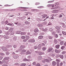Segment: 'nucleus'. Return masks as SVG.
Masks as SVG:
<instances>
[{
  "mask_svg": "<svg viewBox=\"0 0 66 66\" xmlns=\"http://www.w3.org/2000/svg\"><path fill=\"white\" fill-rule=\"evenodd\" d=\"M42 18H44V21H45L47 18H49V16H47V15H45L44 16L42 17Z\"/></svg>",
  "mask_w": 66,
  "mask_h": 66,
  "instance_id": "1",
  "label": "nucleus"
},
{
  "mask_svg": "<svg viewBox=\"0 0 66 66\" xmlns=\"http://www.w3.org/2000/svg\"><path fill=\"white\" fill-rule=\"evenodd\" d=\"M55 29H57L58 31H59L58 32L60 33V30H61V28H60V27H59V26H56L55 27Z\"/></svg>",
  "mask_w": 66,
  "mask_h": 66,
  "instance_id": "2",
  "label": "nucleus"
},
{
  "mask_svg": "<svg viewBox=\"0 0 66 66\" xmlns=\"http://www.w3.org/2000/svg\"><path fill=\"white\" fill-rule=\"evenodd\" d=\"M26 37L27 38L23 40V42H26L27 40H28L29 39V38H30V37H29V36H28L27 35L26 36Z\"/></svg>",
  "mask_w": 66,
  "mask_h": 66,
  "instance_id": "3",
  "label": "nucleus"
},
{
  "mask_svg": "<svg viewBox=\"0 0 66 66\" xmlns=\"http://www.w3.org/2000/svg\"><path fill=\"white\" fill-rule=\"evenodd\" d=\"M52 50H53L52 47H50L47 50V51L48 52H51V51Z\"/></svg>",
  "mask_w": 66,
  "mask_h": 66,
  "instance_id": "4",
  "label": "nucleus"
},
{
  "mask_svg": "<svg viewBox=\"0 0 66 66\" xmlns=\"http://www.w3.org/2000/svg\"><path fill=\"white\" fill-rule=\"evenodd\" d=\"M13 58H14V59H17L19 57V56L17 55H14L13 56Z\"/></svg>",
  "mask_w": 66,
  "mask_h": 66,
  "instance_id": "5",
  "label": "nucleus"
},
{
  "mask_svg": "<svg viewBox=\"0 0 66 66\" xmlns=\"http://www.w3.org/2000/svg\"><path fill=\"white\" fill-rule=\"evenodd\" d=\"M2 49L4 51H7V48L4 47H1Z\"/></svg>",
  "mask_w": 66,
  "mask_h": 66,
  "instance_id": "6",
  "label": "nucleus"
},
{
  "mask_svg": "<svg viewBox=\"0 0 66 66\" xmlns=\"http://www.w3.org/2000/svg\"><path fill=\"white\" fill-rule=\"evenodd\" d=\"M44 60L46 61V62L47 63L49 62H50V61H51V60H50V59H44Z\"/></svg>",
  "mask_w": 66,
  "mask_h": 66,
  "instance_id": "7",
  "label": "nucleus"
},
{
  "mask_svg": "<svg viewBox=\"0 0 66 66\" xmlns=\"http://www.w3.org/2000/svg\"><path fill=\"white\" fill-rule=\"evenodd\" d=\"M30 22H29L27 21H25L24 22V23L26 25H28L30 23Z\"/></svg>",
  "mask_w": 66,
  "mask_h": 66,
  "instance_id": "8",
  "label": "nucleus"
},
{
  "mask_svg": "<svg viewBox=\"0 0 66 66\" xmlns=\"http://www.w3.org/2000/svg\"><path fill=\"white\" fill-rule=\"evenodd\" d=\"M4 38L5 39H9V36L7 35H5L4 36Z\"/></svg>",
  "mask_w": 66,
  "mask_h": 66,
  "instance_id": "9",
  "label": "nucleus"
},
{
  "mask_svg": "<svg viewBox=\"0 0 66 66\" xmlns=\"http://www.w3.org/2000/svg\"><path fill=\"white\" fill-rule=\"evenodd\" d=\"M52 64L53 66H55V65H56V62L54 61H53L52 62Z\"/></svg>",
  "mask_w": 66,
  "mask_h": 66,
  "instance_id": "10",
  "label": "nucleus"
},
{
  "mask_svg": "<svg viewBox=\"0 0 66 66\" xmlns=\"http://www.w3.org/2000/svg\"><path fill=\"white\" fill-rule=\"evenodd\" d=\"M55 51L56 53H60V52H61L60 51L57 50H55Z\"/></svg>",
  "mask_w": 66,
  "mask_h": 66,
  "instance_id": "11",
  "label": "nucleus"
},
{
  "mask_svg": "<svg viewBox=\"0 0 66 66\" xmlns=\"http://www.w3.org/2000/svg\"><path fill=\"white\" fill-rule=\"evenodd\" d=\"M16 34H20L21 33V31H17L16 32Z\"/></svg>",
  "mask_w": 66,
  "mask_h": 66,
  "instance_id": "12",
  "label": "nucleus"
},
{
  "mask_svg": "<svg viewBox=\"0 0 66 66\" xmlns=\"http://www.w3.org/2000/svg\"><path fill=\"white\" fill-rule=\"evenodd\" d=\"M34 32H35V33H37V32H38V29L37 28H36L34 30Z\"/></svg>",
  "mask_w": 66,
  "mask_h": 66,
  "instance_id": "13",
  "label": "nucleus"
},
{
  "mask_svg": "<svg viewBox=\"0 0 66 66\" xmlns=\"http://www.w3.org/2000/svg\"><path fill=\"white\" fill-rule=\"evenodd\" d=\"M20 47L21 49H24V48H26V46L24 45H22Z\"/></svg>",
  "mask_w": 66,
  "mask_h": 66,
  "instance_id": "14",
  "label": "nucleus"
},
{
  "mask_svg": "<svg viewBox=\"0 0 66 66\" xmlns=\"http://www.w3.org/2000/svg\"><path fill=\"white\" fill-rule=\"evenodd\" d=\"M26 54L27 55L31 54V52H29V51H28L26 52Z\"/></svg>",
  "mask_w": 66,
  "mask_h": 66,
  "instance_id": "15",
  "label": "nucleus"
},
{
  "mask_svg": "<svg viewBox=\"0 0 66 66\" xmlns=\"http://www.w3.org/2000/svg\"><path fill=\"white\" fill-rule=\"evenodd\" d=\"M44 37H43V36H39L38 37V38L39 39H42V38H43Z\"/></svg>",
  "mask_w": 66,
  "mask_h": 66,
  "instance_id": "16",
  "label": "nucleus"
},
{
  "mask_svg": "<svg viewBox=\"0 0 66 66\" xmlns=\"http://www.w3.org/2000/svg\"><path fill=\"white\" fill-rule=\"evenodd\" d=\"M44 54V53L42 52H39L38 53V54L40 55H42V54Z\"/></svg>",
  "mask_w": 66,
  "mask_h": 66,
  "instance_id": "17",
  "label": "nucleus"
},
{
  "mask_svg": "<svg viewBox=\"0 0 66 66\" xmlns=\"http://www.w3.org/2000/svg\"><path fill=\"white\" fill-rule=\"evenodd\" d=\"M59 57L61 59H63L64 58L63 57V55H59Z\"/></svg>",
  "mask_w": 66,
  "mask_h": 66,
  "instance_id": "18",
  "label": "nucleus"
},
{
  "mask_svg": "<svg viewBox=\"0 0 66 66\" xmlns=\"http://www.w3.org/2000/svg\"><path fill=\"white\" fill-rule=\"evenodd\" d=\"M10 34L11 35H14V31H12L11 32H10Z\"/></svg>",
  "mask_w": 66,
  "mask_h": 66,
  "instance_id": "19",
  "label": "nucleus"
},
{
  "mask_svg": "<svg viewBox=\"0 0 66 66\" xmlns=\"http://www.w3.org/2000/svg\"><path fill=\"white\" fill-rule=\"evenodd\" d=\"M60 45H57L56 46V49H59Z\"/></svg>",
  "mask_w": 66,
  "mask_h": 66,
  "instance_id": "20",
  "label": "nucleus"
},
{
  "mask_svg": "<svg viewBox=\"0 0 66 66\" xmlns=\"http://www.w3.org/2000/svg\"><path fill=\"white\" fill-rule=\"evenodd\" d=\"M37 26L38 27H43V25L40 24H38Z\"/></svg>",
  "mask_w": 66,
  "mask_h": 66,
  "instance_id": "21",
  "label": "nucleus"
},
{
  "mask_svg": "<svg viewBox=\"0 0 66 66\" xmlns=\"http://www.w3.org/2000/svg\"><path fill=\"white\" fill-rule=\"evenodd\" d=\"M38 59L39 60H40L42 59V57L41 56H39L38 57Z\"/></svg>",
  "mask_w": 66,
  "mask_h": 66,
  "instance_id": "22",
  "label": "nucleus"
},
{
  "mask_svg": "<svg viewBox=\"0 0 66 66\" xmlns=\"http://www.w3.org/2000/svg\"><path fill=\"white\" fill-rule=\"evenodd\" d=\"M37 7V8H38V9H43L44 7L43 6H39V7Z\"/></svg>",
  "mask_w": 66,
  "mask_h": 66,
  "instance_id": "23",
  "label": "nucleus"
},
{
  "mask_svg": "<svg viewBox=\"0 0 66 66\" xmlns=\"http://www.w3.org/2000/svg\"><path fill=\"white\" fill-rule=\"evenodd\" d=\"M21 66H25L26 65V63H22L20 65Z\"/></svg>",
  "mask_w": 66,
  "mask_h": 66,
  "instance_id": "24",
  "label": "nucleus"
},
{
  "mask_svg": "<svg viewBox=\"0 0 66 66\" xmlns=\"http://www.w3.org/2000/svg\"><path fill=\"white\" fill-rule=\"evenodd\" d=\"M4 59V60H9L10 59V57H5Z\"/></svg>",
  "mask_w": 66,
  "mask_h": 66,
  "instance_id": "25",
  "label": "nucleus"
},
{
  "mask_svg": "<svg viewBox=\"0 0 66 66\" xmlns=\"http://www.w3.org/2000/svg\"><path fill=\"white\" fill-rule=\"evenodd\" d=\"M54 36V37H55V38H57V37H58V36H59L57 34H55Z\"/></svg>",
  "mask_w": 66,
  "mask_h": 66,
  "instance_id": "26",
  "label": "nucleus"
},
{
  "mask_svg": "<svg viewBox=\"0 0 66 66\" xmlns=\"http://www.w3.org/2000/svg\"><path fill=\"white\" fill-rule=\"evenodd\" d=\"M46 49L47 48H46V47H44L42 48V50H43V51H45V50H46Z\"/></svg>",
  "mask_w": 66,
  "mask_h": 66,
  "instance_id": "27",
  "label": "nucleus"
},
{
  "mask_svg": "<svg viewBox=\"0 0 66 66\" xmlns=\"http://www.w3.org/2000/svg\"><path fill=\"white\" fill-rule=\"evenodd\" d=\"M21 35H26V32H21Z\"/></svg>",
  "mask_w": 66,
  "mask_h": 66,
  "instance_id": "28",
  "label": "nucleus"
},
{
  "mask_svg": "<svg viewBox=\"0 0 66 66\" xmlns=\"http://www.w3.org/2000/svg\"><path fill=\"white\" fill-rule=\"evenodd\" d=\"M28 42H35V40L34 39H30L28 41Z\"/></svg>",
  "mask_w": 66,
  "mask_h": 66,
  "instance_id": "29",
  "label": "nucleus"
},
{
  "mask_svg": "<svg viewBox=\"0 0 66 66\" xmlns=\"http://www.w3.org/2000/svg\"><path fill=\"white\" fill-rule=\"evenodd\" d=\"M65 48V46H62L61 48V49L62 50H64Z\"/></svg>",
  "mask_w": 66,
  "mask_h": 66,
  "instance_id": "30",
  "label": "nucleus"
},
{
  "mask_svg": "<svg viewBox=\"0 0 66 66\" xmlns=\"http://www.w3.org/2000/svg\"><path fill=\"white\" fill-rule=\"evenodd\" d=\"M13 40H14V41L16 40V39H17V37H16V36H15L13 37Z\"/></svg>",
  "mask_w": 66,
  "mask_h": 66,
  "instance_id": "31",
  "label": "nucleus"
},
{
  "mask_svg": "<svg viewBox=\"0 0 66 66\" xmlns=\"http://www.w3.org/2000/svg\"><path fill=\"white\" fill-rule=\"evenodd\" d=\"M21 39H25L26 38V37L24 36H22L21 37Z\"/></svg>",
  "mask_w": 66,
  "mask_h": 66,
  "instance_id": "32",
  "label": "nucleus"
},
{
  "mask_svg": "<svg viewBox=\"0 0 66 66\" xmlns=\"http://www.w3.org/2000/svg\"><path fill=\"white\" fill-rule=\"evenodd\" d=\"M47 30H48V29L47 28H45L44 29L43 31H44V32H47Z\"/></svg>",
  "mask_w": 66,
  "mask_h": 66,
  "instance_id": "33",
  "label": "nucleus"
},
{
  "mask_svg": "<svg viewBox=\"0 0 66 66\" xmlns=\"http://www.w3.org/2000/svg\"><path fill=\"white\" fill-rule=\"evenodd\" d=\"M62 34H63V35H66V32H64V31H62Z\"/></svg>",
  "mask_w": 66,
  "mask_h": 66,
  "instance_id": "34",
  "label": "nucleus"
},
{
  "mask_svg": "<svg viewBox=\"0 0 66 66\" xmlns=\"http://www.w3.org/2000/svg\"><path fill=\"white\" fill-rule=\"evenodd\" d=\"M49 31H50L51 32H52L53 31V29H52V28H50V29H49Z\"/></svg>",
  "mask_w": 66,
  "mask_h": 66,
  "instance_id": "35",
  "label": "nucleus"
},
{
  "mask_svg": "<svg viewBox=\"0 0 66 66\" xmlns=\"http://www.w3.org/2000/svg\"><path fill=\"white\" fill-rule=\"evenodd\" d=\"M6 47L7 48H9L10 47H12V46L10 45H7L6 46Z\"/></svg>",
  "mask_w": 66,
  "mask_h": 66,
  "instance_id": "36",
  "label": "nucleus"
},
{
  "mask_svg": "<svg viewBox=\"0 0 66 66\" xmlns=\"http://www.w3.org/2000/svg\"><path fill=\"white\" fill-rule=\"evenodd\" d=\"M61 53L62 54H65L66 53V52L65 51H63Z\"/></svg>",
  "mask_w": 66,
  "mask_h": 66,
  "instance_id": "37",
  "label": "nucleus"
},
{
  "mask_svg": "<svg viewBox=\"0 0 66 66\" xmlns=\"http://www.w3.org/2000/svg\"><path fill=\"white\" fill-rule=\"evenodd\" d=\"M54 14H52L51 15V16H53L52 17L51 19H54V18L53 17V16H54Z\"/></svg>",
  "mask_w": 66,
  "mask_h": 66,
  "instance_id": "38",
  "label": "nucleus"
},
{
  "mask_svg": "<svg viewBox=\"0 0 66 66\" xmlns=\"http://www.w3.org/2000/svg\"><path fill=\"white\" fill-rule=\"evenodd\" d=\"M56 61L57 62H60L61 61V60L60 59H56Z\"/></svg>",
  "mask_w": 66,
  "mask_h": 66,
  "instance_id": "39",
  "label": "nucleus"
},
{
  "mask_svg": "<svg viewBox=\"0 0 66 66\" xmlns=\"http://www.w3.org/2000/svg\"><path fill=\"white\" fill-rule=\"evenodd\" d=\"M63 44H64V42H61L60 43V44L61 45H63Z\"/></svg>",
  "mask_w": 66,
  "mask_h": 66,
  "instance_id": "40",
  "label": "nucleus"
},
{
  "mask_svg": "<svg viewBox=\"0 0 66 66\" xmlns=\"http://www.w3.org/2000/svg\"><path fill=\"white\" fill-rule=\"evenodd\" d=\"M5 54L2 53H0V55H2V56H3V55H4Z\"/></svg>",
  "mask_w": 66,
  "mask_h": 66,
  "instance_id": "41",
  "label": "nucleus"
},
{
  "mask_svg": "<svg viewBox=\"0 0 66 66\" xmlns=\"http://www.w3.org/2000/svg\"><path fill=\"white\" fill-rule=\"evenodd\" d=\"M38 48H39V49H40V48H41V44H39V45L38 46Z\"/></svg>",
  "mask_w": 66,
  "mask_h": 66,
  "instance_id": "42",
  "label": "nucleus"
},
{
  "mask_svg": "<svg viewBox=\"0 0 66 66\" xmlns=\"http://www.w3.org/2000/svg\"><path fill=\"white\" fill-rule=\"evenodd\" d=\"M2 63H4V64H5V62H6V61L5 60H4L2 61Z\"/></svg>",
  "mask_w": 66,
  "mask_h": 66,
  "instance_id": "43",
  "label": "nucleus"
},
{
  "mask_svg": "<svg viewBox=\"0 0 66 66\" xmlns=\"http://www.w3.org/2000/svg\"><path fill=\"white\" fill-rule=\"evenodd\" d=\"M11 6L10 5H5L4 7H7L8 6Z\"/></svg>",
  "mask_w": 66,
  "mask_h": 66,
  "instance_id": "44",
  "label": "nucleus"
},
{
  "mask_svg": "<svg viewBox=\"0 0 66 66\" xmlns=\"http://www.w3.org/2000/svg\"><path fill=\"white\" fill-rule=\"evenodd\" d=\"M36 66H40V64L39 63H38L36 65Z\"/></svg>",
  "mask_w": 66,
  "mask_h": 66,
  "instance_id": "45",
  "label": "nucleus"
},
{
  "mask_svg": "<svg viewBox=\"0 0 66 66\" xmlns=\"http://www.w3.org/2000/svg\"><path fill=\"white\" fill-rule=\"evenodd\" d=\"M56 10H54L52 11V13H56Z\"/></svg>",
  "mask_w": 66,
  "mask_h": 66,
  "instance_id": "46",
  "label": "nucleus"
},
{
  "mask_svg": "<svg viewBox=\"0 0 66 66\" xmlns=\"http://www.w3.org/2000/svg\"><path fill=\"white\" fill-rule=\"evenodd\" d=\"M63 63L62 62H60V66H62L63 65Z\"/></svg>",
  "mask_w": 66,
  "mask_h": 66,
  "instance_id": "47",
  "label": "nucleus"
},
{
  "mask_svg": "<svg viewBox=\"0 0 66 66\" xmlns=\"http://www.w3.org/2000/svg\"><path fill=\"white\" fill-rule=\"evenodd\" d=\"M13 47L14 48H16L17 47V46L16 45H14L13 46Z\"/></svg>",
  "mask_w": 66,
  "mask_h": 66,
  "instance_id": "48",
  "label": "nucleus"
},
{
  "mask_svg": "<svg viewBox=\"0 0 66 66\" xmlns=\"http://www.w3.org/2000/svg\"><path fill=\"white\" fill-rule=\"evenodd\" d=\"M39 4H40V3H36V5H39Z\"/></svg>",
  "mask_w": 66,
  "mask_h": 66,
  "instance_id": "49",
  "label": "nucleus"
},
{
  "mask_svg": "<svg viewBox=\"0 0 66 66\" xmlns=\"http://www.w3.org/2000/svg\"><path fill=\"white\" fill-rule=\"evenodd\" d=\"M28 59H31V56H28Z\"/></svg>",
  "mask_w": 66,
  "mask_h": 66,
  "instance_id": "50",
  "label": "nucleus"
},
{
  "mask_svg": "<svg viewBox=\"0 0 66 66\" xmlns=\"http://www.w3.org/2000/svg\"><path fill=\"white\" fill-rule=\"evenodd\" d=\"M26 51L25 50H23L22 51V52H26Z\"/></svg>",
  "mask_w": 66,
  "mask_h": 66,
  "instance_id": "51",
  "label": "nucleus"
},
{
  "mask_svg": "<svg viewBox=\"0 0 66 66\" xmlns=\"http://www.w3.org/2000/svg\"><path fill=\"white\" fill-rule=\"evenodd\" d=\"M6 55H9V54H10V53L8 52H7L6 53Z\"/></svg>",
  "mask_w": 66,
  "mask_h": 66,
  "instance_id": "52",
  "label": "nucleus"
},
{
  "mask_svg": "<svg viewBox=\"0 0 66 66\" xmlns=\"http://www.w3.org/2000/svg\"><path fill=\"white\" fill-rule=\"evenodd\" d=\"M56 64L57 66H59V62H56Z\"/></svg>",
  "mask_w": 66,
  "mask_h": 66,
  "instance_id": "53",
  "label": "nucleus"
},
{
  "mask_svg": "<svg viewBox=\"0 0 66 66\" xmlns=\"http://www.w3.org/2000/svg\"><path fill=\"white\" fill-rule=\"evenodd\" d=\"M48 38H49V39H52V37L49 36L48 37Z\"/></svg>",
  "mask_w": 66,
  "mask_h": 66,
  "instance_id": "54",
  "label": "nucleus"
},
{
  "mask_svg": "<svg viewBox=\"0 0 66 66\" xmlns=\"http://www.w3.org/2000/svg\"><path fill=\"white\" fill-rule=\"evenodd\" d=\"M52 34H55V32L54 31H53V32H52Z\"/></svg>",
  "mask_w": 66,
  "mask_h": 66,
  "instance_id": "55",
  "label": "nucleus"
},
{
  "mask_svg": "<svg viewBox=\"0 0 66 66\" xmlns=\"http://www.w3.org/2000/svg\"><path fill=\"white\" fill-rule=\"evenodd\" d=\"M59 8H58V7H54L53 8V9H58Z\"/></svg>",
  "mask_w": 66,
  "mask_h": 66,
  "instance_id": "56",
  "label": "nucleus"
},
{
  "mask_svg": "<svg viewBox=\"0 0 66 66\" xmlns=\"http://www.w3.org/2000/svg\"><path fill=\"white\" fill-rule=\"evenodd\" d=\"M52 56L54 57L55 56V54H52Z\"/></svg>",
  "mask_w": 66,
  "mask_h": 66,
  "instance_id": "57",
  "label": "nucleus"
},
{
  "mask_svg": "<svg viewBox=\"0 0 66 66\" xmlns=\"http://www.w3.org/2000/svg\"><path fill=\"white\" fill-rule=\"evenodd\" d=\"M42 61V62H43V63H45L46 62V61H45V60H44H44H43Z\"/></svg>",
  "mask_w": 66,
  "mask_h": 66,
  "instance_id": "58",
  "label": "nucleus"
},
{
  "mask_svg": "<svg viewBox=\"0 0 66 66\" xmlns=\"http://www.w3.org/2000/svg\"><path fill=\"white\" fill-rule=\"evenodd\" d=\"M7 25H9V26H12V24L11 23H8L7 24Z\"/></svg>",
  "mask_w": 66,
  "mask_h": 66,
  "instance_id": "59",
  "label": "nucleus"
},
{
  "mask_svg": "<svg viewBox=\"0 0 66 66\" xmlns=\"http://www.w3.org/2000/svg\"><path fill=\"white\" fill-rule=\"evenodd\" d=\"M9 23V22H8V21H6L5 22V23L6 24H7V23Z\"/></svg>",
  "mask_w": 66,
  "mask_h": 66,
  "instance_id": "60",
  "label": "nucleus"
},
{
  "mask_svg": "<svg viewBox=\"0 0 66 66\" xmlns=\"http://www.w3.org/2000/svg\"><path fill=\"white\" fill-rule=\"evenodd\" d=\"M3 59V57L0 56V60H2Z\"/></svg>",
  "mask_w": 66,
  "mask_h": 66,
  "instance_id": "61",
  "label": "nucleus"
},
{
  "mask_svg": "<svg viewBox=\"0 0 66 66\" xmlns=\"http://www.w3.org/2000/svg\"><path fill=\"white\" fill-rule=\"evenodd\" d=\"M33 65H35L36 64V62H34L33 63H32Z\"/></svg>",
  "mask_w": 66,
  "mask_h": 66,
  "instance_id": "62",
  "label": "nucleus"
},
{
  "mask_svg": "<svg viewBox=\"0 0 66 66\" xmlns=\"http://www.w3.org/2000/svg\"><path fill=\"white\" fill-rule=\"evenodd\" d=\"M37 48V47L36 46H35L34 47V48L35 49H36Z\"/></svg>",
  "mask_w": 66,
  "mask_h": 66,
  "instance_id": "63",
  "label": "nucleus"
},
{
  "mask_svg": "<svg viewBox=\"0 0 66 66\" xmlns=\"http://www.w3.org/2000/svg\"><path fill=\"white\" fill-rule=\"evenodd\" d=\"M6 30H9V28L8 27H7L6 28H5Z\"/></svg>",
  "mask_w": 66,
  "mask_h": 66,
  "instance_id": "64",
  "label": "nucleus"
}]
</instances>
